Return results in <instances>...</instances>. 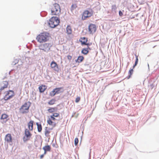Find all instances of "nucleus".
<instances>
[{
	"label": "nucleus",
	"instance_id": "f257e3e1",
	"mask_svg": "<svg viewBox=\"0 0 159 159\" xmlns=\"http://www.w3.org/2000/svg\"><path fill=\"white\" fill-rule=\"evenodd\" d=\"M49 35V33L44 32L40 33L37 36L36 39L40 43L45 42L48 40Z\"/></svg>",
	"mask_w": 159,
	"mask_h": 159
},
{
	"label": "nucleus",
	"instance_id": "f03ea898",
	"mask_svg": "<svg viewBox=\"0 0 159 159\" xmlns=\"http://www.w3.org/2000/svg\"><path fill=\"white\" fill-rule=\"evenodd\" d=\"M61 12V8L59 5L55 3L53 5L51 9V14L52 15H57Z\"/></svg>",
	"mask_w": 159,
	"mask_h": 159
},
{
	"label": "nucleus",
	"instance_id": "7ed1b4c3",
	"mask_svg": "<svg viewBox=\"0 0 159 159\" xmlns=\"http://www.w3.org/2000/svg\"><path fill=\"white\" fill-rule=\"evenodd\" d=\"M64 91L63 87L56 88L50 93L49 95L51 97H53L56 94L63 93Z\"/></svg>",
	"mask_w": 159,
	"mask_h": 159
},
{
	"label": "nucleus",
	"instance_id": "20e7f679",
	"mask_svg": "<svg viewBox=\"0 0 159 159\" xmlns=\"http://www.w3.org/2000/svg\"><path fill=\"white\" fill-rule=\"evenodd\" d=\"M52 46V45L51 43H45L40 45L39 48L40 50H43L45 52H48L50 50V48Z\"/></svg>",
	"mask_w": 159,
	"mask_h": 159
},
{
	"label": "nucleus",
	"instance_id": "39448f33",
	"mask_svg": "<svg viewBox=\"0 0 159 159\" xmlns=\"http://www.w3.org/2000/svg\"><path fill=\"white\" fill-rule=\"evenodd\" d=\"M93 14V11H90L88 10L85 11L83 14L82 17V19L85 20L88 17H91Z\"/></svg>",
	"mask_w": 159,
	"mask_h": 159
},
{
	"label": "nucleus",
	"instance_id": "423d86ee",
	"mask_svg": "<svg viewBox=\"0 0 159 159\" xmlns=\"http://www.w3.org/2000/svg\"><path fill=\"white\" fill-rule=\"evenodd\" d=\"M25 136L23 138V140L24 142H26L29 140L30 138L32 135V134L30 132L29 130L26 129L25 130Z\"/></svg>",
	"mask_w": 159,
	"mask_h": 159
},
{
	"label": "nucleus",
	"instance_id": "0eeeda50",
	"mask_svg": "<svg viewBox=\"0 0 159 159\" xmlns=\"http://www.w3.org/2000/svg\"><path fill=\"white\" fill-rule=\"evenodd\" d=\"M88 29L90 34H93L96 31V26L95 25L91 24L89 26Z\"/></svg>",
	"mask_w": 159,
	"mask_h": 159
},
{
	"label": "nucleus",
	"instance_id": "6e6552de",
	"mask_svg": "<svg viewBox=\"0 0 159 159\" xmlns=\"http://www.w3.org/2000/svg\"><path fill=\"white\" fill-rule=\"evenodd\" d=\"M5 140L10 145H12L13 139L11 134L8 133L5 135Z\"/></svg>",
	"mask_w": 159,
	"mask_h": 159
},
{
	"label": "nucleus",
	"instance_id": "1a4fd4ad",
	"mask_svg": "<svg viewBox=\"0 0 159 159\" xmlns=\"http://www.w3.org/2000/svg\"><path fill=\"white\" fill-rule=\"evenodd\" d=\"M50 66L53 69L54 71L57 72L59 71V69L58 68V65L54 61H52L51 62Z\"/></svg>",
	"mask_w": 159,
	"mask_h": 159
},
{
	"label": "nucleus",
	"instance_id": "9d476101",
	"mask_svg": "<svg viewBox=\"0 0 159 159\" xmlns=\"http://www.w3.org/2000/svg\"><path fill=\"white\" fill-rule=\"evenodd\" d=\"M55 21L53 20V18L52 17L49 20L48 24L51 28H54L58 25V24H55Z\"/></svg>",
	"mask_w": 159,
	"mask_h": 159
},
{
	"label": "nucleus",
	"instance_id": "9b49d317",
	"mask_svg": "<svg viewBox=\"0 0 159 159\" xmlns=\"http://www.w3.org/2000/svg\"><path fill=\"white\" fill-rule=\"evenodd\" d=\"M98 52L95 50H90L89 52V56L92 59H93L96 56Z\"/></svg>",
	"mask_w": 159,
	"mask_h": 159
},
{
	"label": "nucleus",
	"instance_id": "f8f14e48",
	"mask_svg": "<svg viewBox=\"0 0 159 159\" xmlns=\"http://www.w3.org/2000/svg\"><path fill=\"white\" fill-rule=\"evenodd\" d=\"M8 117V115L4 113L2 114L0 118L1 120H3V121H2V122L3 123H6L9 119H7Z\"/></svg>",
	"mask_w": 159,
	"mask_h": 159
},
{
	"label": "nucleus",
	"instance_id": "ddd939ff",
	"mask_svg": "<svg viewBox=\"0 0 159 159\" xmlns=\"http://www.w3.org/2000/svg\"><path fill=\"white\" fill-rule=\"evenodd\" d=\"M34 121L33 120H31L28 123V127L30 130H32L33 129Z\"/></svg>",
	"mask_w": 159,
	"mask_h": 159
},
{
	"label": "nucleus",
	"instance_id": "4468645a",
	"mask_svg": "<svg viewBox=\"0 0 159 159\" xmlns=\"http://www.w3.org/2000/svg\"><path fill=\"white\" fill-rule=\"evenodd\" d=\"M90 50H91L87 48H84L82 49L81 52L84 55H86L89 52Z\"/></svg>",
	"mask_w": 159,
	"mask_h": 159
},
{
	"label": "nucleus",
	"instance_id": "2eb2a0df",
	"mask_svg": "<svg viewBox=\"0 0 159 159\" xmlns=\"http://www.w3.org/2000/svg\"><path fill=\"white\" fill-rule=\"evenodd\" d=\"M84 57L82 56H80L78 57L77 59L75 60L76 63H80L82 62L84 60Z\"/></svg>",
	"mask_w": 159,
	"mask_h": 159
},
{
	"label": "nucleus",
	"instance_id": "dca6fc26",
	"mask_svg": "<svg viewBox=\"0 0 159 159\" xmlns=\"http://www.w3.org/2000/svg\"><path fill=\"white\" fill-rule=\"evenodd\" d=\"M46 89V86L45 85H42L39 87V92L40 93H43Z\"/></svg>",
	"mask_w": 159,
	"mask_h": 159
},
{
	"label": "nucleus",
	"instance_id": "f3484780",
	"mask_svg": "<svg viewBox=\"0 0 159 159\" xmlns=\"http://www.w3.org/2000/svg\"><path fill=\"white\" fill-rule=\"evenodd\" d=\"M31 102H30V101H28L27 102H25L24 103V104H23L21 107L22 108L24 107H29V108H30L31 106Z\"/></svg>",
	"mask_w": 159,
	"mask_h": 159
},
{
	"label": "nucleus",
	"instance_id": "a211bd4d",
	"mask_svg": "<svg viewBox=\"0 0 159 159\" xmlns=\"http://www.w3.org/2000/svg\"><path fill=\"white\" fill-rule=\"evenodd\" d=\"M66 33L68 34H70L72 33V30L71 26L68 25L66 28Z\"/></svg>",
	"mask_w": 159,
	"mask_h": 159
},
{
	"label": "nucleus",
	"instance_id": "6ab92c4d",
	"mask_svg": "<svg viewBox=\"0 0 159 159\" xmlns=\"http://www.w3.org/2000/svg\"><path fill=\"white\" fill-rule=\"evenodd\" d=\"M36 125L37 127L38 131L39 132H40L42 130V126L41 123L38 122L36 123Z\"/></svg>",
	"mask_w": 159,
	"mask_h": 159
},
{
	"label": "nucleus",
	"instance_id": "aec40b11",
	"mask_svg": "<svg viewBox=\"0 0 159 159\" xmlns=\"http://www.w3.org/2000/svg\"><path fill=\"white\" fill-rule=\"evenodd\" d=\"M20 159H27V155L25 152H23L20 155Z\"/></svg>",
	"mask_w": 159,
	"mask_h": 159
},
{
	"label": "nucleus",
	"instance_id": "412c9836",
	"mask_svg": "<svg viewBox=\"0 0 159 159\" xmlns=\"http://www.w3.org/2000/svg\"><path fill=\"white\" fill-rule=\"evenodd\" d=\"M43 149L47 151H50L51 150V148L50 145H47L43 147Z\"/></svg>",
	"mask_w": 159,
	"mask_h": 159
},
{
	"label": "nucleus",
	"instance_id": "4be33fe9",
	"mask_svg": "<svg viewBox=\"0 0 159 159\" xmlns=\"http://www.w3.org/2000/svg\"><path fill=\"white\" fill-rule=\"evenodd\" d=\"M52 17L53 18V20L56 23V24H58V25L60 22L59 18L57 16H52Z\"/></svg>",
	"mask_w": 159,
	"mask_h": 159
},
{
	"label": "nucleus",
	"instance_id": "5701e85b",
	"mask_svg": "<svg viewBox=\"0 0 159 159\" xmlns=\"http://www.w3.org/2000/svg\"><path fill=\"white\" fill-rule=\"evenodd\" d=\"M56 101V100L55 98L52 99L51 100H50L48 102V103L49 105H52L55 103V102Z\"/></svg>",
	"mask_w": 159,
	"mask_h": 159
},
{
	"label": "nucleus",
	"instance_id": "b1692460",
	"mask_svg": "<svg viewBox=\"0 0 159 159\" xmlns=\"http://www.w3.org/2000/svg\"><path fill=\"white\" fill-rule=\"evenodd\" d=\"M83 39H85V40H84L83 41H82V40L80 41H80L81 42V44L82 45H86V43L87 41H88V39L87 38L84 37L83 38Z\"/></svg>",
	"mask_w": 159,
	"mask_h": 159
},
{
	"label": "nucleus",
	"instance_id": "393cba45",
	"mask_svg": "<svg viewBox=\"0 0 159 159\" xmlns=\"http://www.w3.org/2000/svg\"><path fill=\"white\" fill-rule=\"evenodd\" d=\"M133 72V69H130L128 72L129 75L127 77L128 79H129L131 76V75H132Z\"/></svg>",
	"mask_w": 159,
	"mask_h": 159
},
{
	"label": "nucleus",
	"instance_id": "a878e982",
	"mask_svg": "<svg viewBox=\"0 0 159 159\" xmlns=\"http://www.w3.org/2000/svg\"><path fill=\"white\" fill-rule=\"evenodd\" d=\"M48 127H45V135L46 136L48 137V134H50V131L48 129Z\"/></svg>",
	"mask_w": 159,
	"mask_h": 159
},
{
	"label": "nucleus",
	"instance_id": "bb28decb",
	"mask_svg": "<svg viewBox=\"0 0 159 159\" xmlns=\"http://www.w3.org/2000/svg\"><path fill=\"white\" fill-rule=\"evenodd\" d=\"M55 108H53V107H50L48 109L47 111L49 113H51L56 111V110H55Z\"/></svg>",
	"mask_w": 159,
	"mask_h": 159
},
{
	"label": "nucleus",
	"instance_id": "cd10ccee",
	"mask_svg": "<svg viewBox=\"0 0 159 159\" xmlns=\"http://www.w3.org/2000/svg\"><path fill=\"white\" fill-rule=\"evenodd\" d=\"M19 112L20 113L22 114H26L27 111H24V108H22L21 107L19 109Z\"/></svg>",
	"mask_w": 159,
	"mask_h": 159
},
{
	"label": "nucleus",
	"instance_id": "c85d7f7f",
	"mask_svg": "<svg viewBox=\"0 0 159 159\" xmlns=\"http://www.w3.org/2000/svg\"><path fill=\"white\" fill-rule=\"evenodd\" d=\"M2 84H4V85L3 86L5 87L6 86H7V88L8 85V83L7 81H3L1 85H2Z\"/></svg>",
	"mask_w": 159,
	"mask_h": 159
},
{
	"label": "nucleus",
	"instance_id": "c756f323",
	"mask_svg": "<svg viewBox=\"0 0 159 159\" xmlns=\"http://www.w3.org/2000/svg\"><path fill=\"white\" fill-rule=\"evenodd\" d=\"M47 122L48 124L50 125H51L52 123H53V122L50 118H48V119L47 120Z\"/></svg>",
	"mask_w": 159,
	"mask_h": 159
},
{
	"label": "nucleus",
	"instance_id": "7c9ffc66",
	"mask_svg": "<svg viewBox=\"0 0 159 159\" xmlns=\"http://www.w3.org/2000/svg\"><path fill=\"white\" fill-rule=\"evenodd\" d=\"M19 60L17 59H16L12 62V65H16L17 63L18 62Z\"/></svg>",
	"mask_w": 159,
	"mask_h": 159
},
{
	"label": "nucleus",
	"instance_id": "2f4dec72",
	"mask_svg": "<svg viewBox=\"0 0 159 159\" xmlns=\"http://www.w3.org/2000/svg\"><path fill=\"white\" fill-rule=\"evenodd\" d=\"M116 5H113L111 6V9L112 11H115L116 10Z\"/></svg>",
	"mask_w": 159,
	"mask_h": 159
},
{
	"label": "nucleus",
	"instance_id": "473e14b6",
	"mask_svg": "<svg viewBox=\"0 0 159 159\" xmlns=\"http://www.w3.org/2000/svg\"><path fill=\"white\" fill-rule=\"evenodd\" d=\"M77 7V5L76 4H72L71 6V10H74Z\"/></svg>",
	"mask_w": 159,
	"mask_h": 159
},
{
	"label": "nucleus",
	"instance_id": "72a5a7b5",
	"mask_svg": "<svg viewBox=\"0 0 159 159\" xmlns=\"http://www.w3.org/2000/svg\"><path fill=\"white\" fill-rule=\"evenodd\" d=\"M79 140L78 138H76L74 140V143L75 146L77 145L78 143Z\"/></svg>",
	"mask_w": 159,
	"mask_h": 159
},
{
	"label": "nucleus",
	"instance_id": "f704fd0d",
	"mask_svg": "<svg viewBox=\"0 0 159 159\" xmlns=\"http://www.w3.org/2000/svg\"><path fill=\"white\" fill-rule=\"evenodd\" d=\"M51 116L54 117H57L59 116V114L57 113H53Z\"/></svg>",
	"mask_w": 159,
	"mask_h": 159
},
{
	"label": "nucleus",
	"instance_id": "c9c22d12",
	"mask_svg": "<svg viewBox=\"0 0 159 159\" xmlns=\"http://www.w3.org/2000/svg\"><path fill=\"white\" fill-rule=\"evenodd\" d=\"M92 44V43H86V45L87 46V48L89 49H90V50H92V49L91 48H90L89 47V46H90Z\"/></svg>",
	"mask_w": 159,
	"mask_h": 159
},
{
	"label": "nucleus",
	"instance_id": "e433bc0d",
	"mask_svg": "<svg viewBox=\"0 0 159 159\" xmlns=\"http://www.w3.org/2000/svg\"><path fill=\"white\" fill-rule=\"evenodd\" d=\"M15 95V94H12L11 95L9 96L8 97L7 99L10 100L11 99L12 97H13Z\"/></svg>",
	"mask_w": 159,
	"mask_h": 159
},
{
	"label": "nucleus",
	"instance_id": "4c0bfd02",
	"mask_svg": "<svg viewBox=\"0 0 159 159\" xmlns=\"http://www.w3.org/2000/svg\"><path fill=\"white\" fill-rule=\"evenodd\" d=\"M30 108H29V106L27 107H25V108H24V111H27L26 112V113H27L29 111V109Z\"/></svg>",
	"mask_w": 159,
	"mask_h": 159
},
{
	"label": "nucleus",
	"instance_id": "58836bf2",
	"mask_svg": "<svg viewBox=\"0 0 159 159\" xmlns=\"http://www.w3.org/2000/svg\"><path fill=\"white\" fill-rule=\"evenodd\" d=\"M80 98L79 97H78L76 98L75 100V102L76 103H78L80 100Z\"/></svg>",
	"mask_w": 159,
	"mask_h": 159
},
{
	"label": "nucleus",
	"instance_id": "ea45409f",
	"mask_svg": "<svg viewBox=\"0 0 159 159\" xmlns=\"http://www.w3.org/2000/svg\"><path fill=\"white\" fill-rule=\"evenodd\" d=\"M135 57H136V59H135V64H138V56H137L136 54H135Z\"/></svg>",
	"mask_w": 159,
	"mask_h": 159
},
{
	"label": "nucleus",
	"instance_id": "a19ab883",
	"mask_svg": "<svg viewBox=\"0 0 159 159\" xmlns=\"http://www.w3.org/2000/svg\"><path fill=\"white\" fill-rule=\"evenodd\" d=\"M149 84V86L150 88H151V89H152L155 86V85L153 84V83L151 84L150 83Z\"/></svg>",
	"mask_w": 159,
	"mask_h": 159
},
{
	"label": "nucleus",
	"instance_id": "79ce46f5",
	"mask_svg": "<svg viewBox=\"0 0 159 159\" xmlns=\"http://www.w3.org/2000/svg\"><path fill=\"white\" fill-rule=\"evenodd\" d=\"M119 16L121 17L123 15V13L120 10L119 11Z\"/></svg>",
	"mask_w": 159,
	"mask_h": 159
},
{
	"label": "nucleus",
	"instance_id": "37998d69",
	"mask_svg": "<svg viewBox=\"0 0 159 159\" xmlns=\"http://www.w3.org/2000/svg\"><path fill=\"white\" fill-rule=\"evenodd\" d=\"M67 58L68 59V60L70 61L71 60V59L72 58V56H71L69 55H68L67 56Z\"/></svg>",
	"mask_w": 159,
	"mask_h": 159
},
{
	"label": "nucleus",
	"instance_id": "c03bdc74",
	"mask_svg": "<svg viewBox=\"0 0 159 159\" xmlns=\"http://www.w3.org/2000/svg\"><path fill=\"white\" fill-rule=\"evenodd\" d=\"M50 119L51 120H56V119L55 118V117H54L52 116L51 115L50 116Z\"/></svg>",
	"mask_w": 159,
	"mask_h": 159
},
{
	"label": "nucleus",
	"instance_id": "a18cd8bd",
	"mask_svg": "<svg viewBox=\"0 0 159 159\" xmlns=\"http://www.w3.org/2000/svg\"><path fill=\"white\" fill-rule=\"evenodd\" d=\"M56 125V123H55V122H53V123H52V124L51 125L52 126V127H53V128H54L55 127Z\"/></svg>",
	"mask_w": 159,
	"mask_h": 159
},
{
	"label": "nucleus",
	"instance_id": "49530a36",
	"mask_svg": "<svg viewBox=\"0 0 159 159\" xmlns=\"http://www.w3.org/2000/svg\"><path fill=\"white\" fill-rule=\"evenodd\" d=\"M3 99H4V100L5 101H7V100H9V99H8V97H7V96H6V95H5V96H4Z\"/></svg>",
	"mask_w": 159,
	"mask_h": 159
},
{
	"label": "nucleus",
	"instance_id": "de8ad7c7",
	"mask_svg": "<svg viewBox=\"0 0 159 159\" xmlns=\"http://www.w3.org/2000/svg\"><path fill=\"white\" fill-rule=\"evenodd\" d=\"M7 88V86H6L5 87H4L3 86H2L1 87V88L2 90H4L5 88Z\"/></svg>",
	"mask_w": 159,
	"mask_h": 159
},
{
	"label": "nucleus",
	"instance_id": "09e8293b",
	"mask_svg": "<svg viewBox=\"0 0 159 159\" xmlns=\"http://www.w3.org/2000/svg\"><path fill=\"white\" fill-rule=\"evenodd\" d=\"M8 91L10 92H11L12 94H15L14 91L12 90H9Z\"/></svg>",
	"mask_w": 159,
	"mask_h": 159
},
{
	"label": "nucleus",
	"instance_id": "8fccbe9b",
	"mask_svg": "<svg viewBox=\"0 0 159 159\" xmlns=\"http://www.w3.org/2000/svg\"><path fill=\"white\" fill-rule=\"evenodd\" d=\"M10 94V92L8 91H7V93L5 94L6 96H7V95H8Z\"/></svg>",
	"mask_w": 159,
	"mask_h": 159
},
{
	"label": "nucleus",
	"instance_id": "3c124183",
	"mask_svg": "<svg viewBox=\"0 0 159 159\" xmlns=\"http://www.w3.org/2000/svg\"><path fill=\"white\" fill-rule=\"evenodd\" d=\"M53 129V127L52 128H48V129L50 131V130H52Z\"/></svg>",
	"mask_w": 159,
	"mask_h": 159
},
{
	"label": "nucleus",
	"instance_id": "603ef678",
	"mask_svg": "<svg viewBox=\"0 0 159 159\" xmlns=\"http://www.w3.org/2000/svg\"><path fill=\"white\" fill-rule=\"evenodd\" d=\"M44 156V154H43L40 155V158L41 159H42V158H43V157Z\"/></svg>",
	"mask_w": 159,
	"mask_h": 159
},
{
	"label": "nucleus",
	"instance_id": "864d4df0",
	"mask_svg": "<svg viewBox=\"0 0 159 159\" xmlns=\"http://www.w3.org/2000/svg\"><path fill=\"white\" fill-rule=\"evenodd\" d=\"M44 13H45L44 15H42V13H40L41 15L42 16H46V12H44Z\"/></svg>",
	"mask_w": 159,
	"mask_h": 159
},
{
	"label": "nucleus",
	"instance_id": "5fc2aeb1",
	"mask_svg": "<svg viewBox=\"0 0 159 159\" xmlns=\"http://www.w3.org/2000/svg\"><path fill=\"white\" fill-rule=\"evenodd\" d=\"M137 64H135V63H134V65H133V68L132 69H133L135 67L137 66Z\"/></svg>",
	"mask_w": 159,
	"mask_h": 159
},
{
	"label": "nucleus",
	"instance_id": "6e6d98bb",
	"mask_svg": "<svg viewBox=\"0 0 159 159\" xmlns=\"http://www.w3.org/2000/svg\"><path fill=\"white\" fill-rule=\"evenodd\" d=\"M137 64H135V63H134V65H133V68L132 69H133L135 67L137 66Z\"/></svg>",
	"mask_w": 159,
	"mask_h": 159
},
{
	"label": "nucleus",
	"instance_id": "4d7b16f0",
	"mask_svg": "<svg viewBox=\"0 0 159 159\" xmlns=\"http://www.w3.org/2000/svg\"><path fill=\"white\" fill-rule=\"evenodd\" d=\"M44 150V153L43 154H44V155L46 154L47 153V151L45 150Z\"/></svg>",
	"mask_w": 159,
	"mask_h": 159
},
{
	"label": "nucleus",
	"instance_id": "13d9d810",
	"mask_svg": "<svg viewBox=\"0 0 159 159\" xmlns=\"http://www.w3.org/2000/svg\"><path fill=\"white\" fill-rule=\"evenodd\" d=\"M53 108H55V110H56V111H57V107H53Z\"/></svg>",
	"mask_w": 159,
	"mask_h": 159
},
{
	"label": "nucleus",
	"instance_id": "bf43d9fd",
	"mask_svg": "<svg viewBox=\"0 0 159 159\" xmlns=\"http://www.w3.org/2000/svg\"><path fill=\"white\" fill-rule=\"evenodd\" d=\"M2 90L0 88V95L1 94V92Z\"/></svg>",
	"mask_w": 159,
	"mask_h": 159
},
{
	"label": "nucleus",
	"instance_id": "052dcab7",
	"mask_svg": "<svg viewBox=\"0 0 159 159\" xmlns=\"http://www.w3.org/2000/svg\"><path fill=\"white\" fill-rule=\"evenodd\" d=\"M148 69H149V64L148 63Z\"/></svg>",
	"mask_w": 159,
	"mask_h": 159
},
{
	"label": "nucleus",
	"instance_id": "680f3d73",
	"mask_svg": "<svg viewBox=\"0 0 159 159\" xmlns=\"http://www.w3.org/2000/svg\"><path fill=\"white\" fill-rule=\"evenodd\" d=\"M81 39H83L84 40H85V39H83V38H81Z\"/></svg>",
	"mask_w": 159,
	"mask_h": 159
},
{
	"label": "nucleus",
	"instance_id": "e2e57ef3",
	"mask_svg": "<svg viewBox=\"0 0 159 159\" xmlns=\"http://www.w3.org/2000/svg\"><path fill=\"white\" fill-rule=\"evenodd\" d=\"M54 145H55V144H52V146H54Z\"/></svg>",
	"mask_w": 159,
	"mask_h": 159
}]
</instances>
